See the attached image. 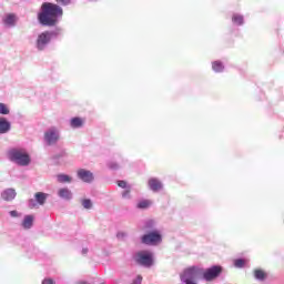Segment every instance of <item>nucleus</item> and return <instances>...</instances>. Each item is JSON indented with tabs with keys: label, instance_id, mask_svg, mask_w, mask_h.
<instances>
[{
	"label": "nucleus",
	"instance_id": "aec40b11",
	"mask_svg": "<svg viewBox=\"0 0 284 284\" xmlns=\"http://www.w3.org/2000/svg\"><path fill=\"white\" fill-rule=\"evenodd\" d=\"M149 207H152V200H140L136 203L138 210H149Z\"/></svg>",
	"mask_w": 284,
	"mask_h": 284
},
{
	"label": "nucleus",
	"instance_id": "b1692460",
	"mask_svg": "<svg viewBox=\"0 0 284 284\" xmlns=\"http://www.w3.org/2000/svg\"><path fill=\"white\" fill-rule=\"evenodd\" d=\"M80 202H81L82 207H84V210H92V207H93L92 200L82 199V200H80Z\"/></svg>",
	"mask_w": 284,
	"mask_h": 284
},
{
	"label": "nucleus",
	"instance_id": "a878e982",
	"mask_svg": "<svg viewBox=\"0 0 284 284\" xmlns=\"http://www.w3.org/2000/svg\"><path fill=\"white\" fill-rule=\"evenodd\" d=\"M0 114H2V115L10 114V108H8V104L0 103Z\"/></svg>",
	"mask_w": 284,
	"mask_h": 284
},
{
	"label": "nucleus",
	"instance_id": "473e14b6",
	"mask_svg": "<svg viewBox=\"0 0 284 284\" xmlns=\"http://www.w3.org/2000/svg\"><path fill=\"white\" fill-rule=\"evenodd\" d=\"M41 284H57V282H54V280L47 277L42 281Z\"/></svg>",
	"mask_w": 284,
	"mask_h": 284
},
{
	"label": "nucleus",
	"instance_id": "c85d7f7f",
	"mask_svg": "<svg viewBox=\"0 0 284 284\" xmlns=\"http://www.w3.org/2000/svg\"><path fill=\"white\" fill-rule=\"evenodd\" d=\"M108 168H110V170H119V163L111 161L108 163Z\"/></svg>",
	"mask_w": 284,
	"mask_h": 284
},
{
	"label": "nucleus",
	"instance_id": "f03ea898",
	"mask_svg": "<svg viewBox=\"0 0 284 284\" xmlns=\"http://www.w3.org/2000/svg\"><path fill=\"white\" fill-rule=\"evenodd\" d=\"M8 159L20 168H28L32 163V158L28 150L23 148H12L8 151Z\"/></svg>",
	"mask_w": 284,
	"mask_h": 284
},
{
	"label": "nucleus",
	"instance_id": "a211bd4d",
	"mask_svg": "<svg viewBox=\"0 0 284 284\" xmlns=\"http://www.w3.org/2000/svg\"><path fill=\"white\" fill-rule=\"evenodd\" d=\"M232 23L233 26H245V17L241 13H233Z\"/></svg>",
	"mask_w": 284,
	"mask_h": 284
},
{
	"label": "nucleus",
	"instance_id": "c9c22d12",
	"mask_svg": "<svg viewBox=\"0 0 284 284\" xmlns=\"http://www.w3.org/2000/svg\"><path fill=\"white\" fill-rule=\"evenodd\" d=\"M82 254H88V248H82Z\"/></svg>",
	"mask_w": 284,
	"mask_h": 284
},
{
	"label": "nucleus",
	"instance_id": "412c9836",
	"mask_svg": "<svg viewBox=\"0 0 284 284\" xmlns=\"http://www.w3.org/2000/svg\"><path fill=\"white\" fill-rule=\"evenodd\" d=\"M212 70L213 72L220 73L223 72V70H225V65H223V62L216 60L212 62Z\"/></svg>",
	"mask_w": 284,
	"mask_h": 284
},
{
	"label": "nucleus",
	"instance_id": "6e6552de",
	"mask_svg": "<svg viewBox=\"0 0 284 284\" xmlns=\"http://www.w3.org/2000/svg\"><path fill=\"white\" fill-rule=\"evenodd\" d=\"M161 241H163V237L159 231H152L141 237L143 245H159Z\"/></svg>",
	"mask_w": 284,
	"mask_h": 284
},
{
	"label": "nucleus",
	"instance_id": "72a5a7b5",
	"mask_svg": "<svg viewBox=\"0 0 284 284\" xmlns=\"http://www.w3.org/2000/svg\"><path fill=\"white\" fill-rule=\"evenodd\" d=\"M57 3H61V6H70L72 0H55Z\"/></svg>",
	"mask_w": 284,
	"mask_h": 284
},
{
	"label": "nucleus",
	"instance_id": "7ed1b4c3",
	"mask_svg": "<svg viewBox=\"0 0 284 284\" xmlns=\"http://www.w3.org/2000/svg\"><path fill=\"white\" fill-rule=\"evenodd\" d=\"M135 265L150 270L154 265V254L150 251H138L133 254Z\"/></svg>",
	"mask_w": 284,
	"mask_h": 284
},
{
	"label": "nucleus",
	"instance_id": "cd10ccee",
	"mask_svg": "<svg viewBox=\"0 0 284 284\" xmlns=\"http://www.w3.org/2000/svg\"><path fill=\"white\" fill-rule=\"evenodd\" d=\"M234 266L235 267H244L245 266V260H243V258H237V260H235L234 261Z\"/></svg>",
	"mask_w": 284,
	"mask_h": 284
},
{
	"label": "nucleus",
	"instance_id": "1a4fd4ad",
	"mask_svg": "<svg viewBox=\"0 0 284 284\" xmlns=\"http://www.w3.org/2000/svg\"><path fill=\"white\" fill-rule=\"evenodd\" d=\"M45 201H48V193L37 192L34 199L28 201V207L34 210L39 207V205H45Z\"/></svg>",
	"mask_w": 284,
	"mask_h": 284
},
{
	"label": "nucleus",
	"instance_id": "dca6fc26",
	"mask_svg": "<svg viewBox=\"0 0 284 284\" xmlns=\"http://www.w3.org/2000/svg\"><path fill=\"white\" fill-rule=\"evenodd\" d=\"M58 196L60 199H63V201H72V199H73L72 191H70V189H68V187L60 189L58 191Z\"/></svg>",
	"mask_w": 284,
	"mask_h": 284
},
{
	"label": "nucleus",
	"instance_id": "423d86ee",
	"mask_svg": "<svg viewBox=\"0 0 284 284\" xmlns=\"http://www.w3.org/2000/svg\"><path fill=\"white\" fill-rule=\"evenodd\" d=\"M51 42L50 33L48 31H43L37 36L34 48L38 52H45Z\"/></svg>",
	"mask_w": 284,
	"mask_h": 284
},
{
	"label": "nucleus",
	"instance_id": "f257e3e1",
	"mask_svg": "<svg viewBox=\"0 0 284 284\" xmlns=\"http://www.w3.org/2000/svg\"><path fill=\"white\" fill-rule=\"evenodd\" d=\"M63 18V8L52 2H44L41 4L38 13V21L40 26L52 28Z\"/></svg>",
	"mask_w": 284,
	"mask_h": 284
},
{
	"label": "nucleus",
	"instance_id": "2eb2a0df",
	"mask_svg": "<svg viewBox=\"0 0 284 284\" xmlns=\"http://www.w3.org/2000/svg\"><path fill=\"white\" fill-rule=\"evenodd\" d=\"M12 130V123L4 116H0V134H8Z\"/></svg>",
	"mask_w": 284,
	"mask_h": 284
},
{
	"label": "nucleus",
	"instance_id": "0eeeda50",
	"mask_svg": "<svg viewBox=\"0 0 284 284\" xmlns=\"http://www.w3.org/2000/svg\"><path fill=\"white\" fill-rule=\"evenodd\" d=\"M61 141V131L57 126H51L44 132L45 145H57Z\"/></svg>",
	"mask_w": 284,
	"mask_h": 284
},
{
	"label": "nucleus",
	"instance_id": "6ab92c4d",
	"mask_svg": "<svg viewBox=\"0 0 284 284\" xmlns=\"http://www.w3.org/2000/svg\"><path fill=\"white\" fill-rule=\"evenodd\" d=\"M70 126L73 130H79L80 128H83V119L75 116L70 120Z\"/></svg>",
	"mask_w": 284,
	"mask_h": 284
},
{
	"label": "nucleus",
	"instance_id": "393cba45",
	"mask_svg": "<svg viewBox=\"0 0 284 284\" xmlns=\"http://www.w3.org/2000/svg\"><path fill=\"white\" fill-rule=\"evenodd\" d=\"M122 199H124V201H131L132 199V189L128 187L126 190L122 191Z\"/></svg>",
	"mask_w": 284,
	"mask_h": 284
},
{
	"label": "nucleus",
	"instance_id": "f704fd0d",
	"mask_svg": "<svg viewBox=\"0 0 284 284\" xmlns=\"http://www.w3.org/2000/svg\"><path fill=\"white\" fill-rule=\"evenodd\" d=\"M143 283V276L138 275L136 278L132 282V284H141Z\"/></svg>",
	"mask_w": 284,
	"mask_h": 284
},
{
	"label": "nucleus",
	"instance_id": "7c9ffc66",
	"mask_svg": "<svg viewBox=\"0 0 284 284\" xmlns=\"http://www.w3.org/2000/svg\"><path fill=\"white\" fill-rule=\"evenodd\" d=\"M116 239H119L120 241H123V239H128V233H125V232H118Z\"/></svg>",
	"mask_w": 284,
	"mask_h": 284
},
{
	"label": "nucleus",
	"instance_id": "9b49d317",
	"mask_svg": "<svg viewBox=\"0 0 284 284\" xmlns=\"http://www.w3.org/2000/svg\"><path fill=\"white\" fill-rule=\"evenodd\" d=\"M148 187L151 192L158 193L163 191V182L159 178H150L148 181Z\"/></svg>",
	"mask_w": 284,
	"mask_h": 284
},
{
	"label": "nucleus",
	"instance_id": "4be33fe9",
	"mask_svg": "<svg viewBox=\"0 0 284 284\" xmlns=\"http://www.w3.org/2000/svg\"><path fill=\"white\" fill-rule=\"evenodd\" d=\"M254 276L256 281H265V278H267V273L263 270L257 268L254 271Z\"/></svg>",
	"mask_w": 284,
	"mask_h": 284
},
{
	"label": "nucleus",
	"instance_id": "39448f33",
	"mask_svg": "<svg viewBox=\"0 0 284 284\" xmlns=\"http://www.w3.org/2000/svg\"><path fill=\"white\" fill-rule=\"evenodd\" d=\"M201 274L203 281L206 283H212L213 281H216L221 274H223V266L221 265H213L207 267L206 270L201 268Z\"/></svg>",
	"mask_w": 284,
	"mask_h": 284
},
{
	"label": "nucleus",
	"instance_id": "20e7f679",
	"mask_svg": "<svg viewBox=\"0 0 284 284\" xmlns=\"http://www.w3.org/2000/svg\"><path fill=\"white\" fill-rule=\"evenodd\" d=\"M201 278V267L190 266L180 274L182 284H199L196 281Z\"/></svg>",
	"mask_w": 284,
	"mask_h": 284
},
{
	"label": "nucleus",
	"instance_id": "f8f14e48",
	"mask_svg": "<svg viewBox=\"0 0 284 284\" xmlns=\"http://www.w3.org/2000/svg\"><path fill=\"white\" fill-rule=\"evenodd\" d=\"M142 232H156V221L154 220H144L142 222V226H141Z\"/></svg>",
	"mask_w": 284,
	"mask_h": 284
},
{
	"label": "nucleus",
	"instance_id": "4468645a",
	"mask_svg": "<svg viewBox=\"0 0 284 284\" xmlns=\"http://www.w3.org/2000/svg\"><path fill=\"white\" fill-rule=\"evenodd\" d=\"M2 201H14L17 199V191L14 189H6L1 192Z\"/></svg>",
	"mask_w": 284,
	"mask_h": 284
},
{
	"label": "nucleus",
	"instance_id": "5701e85b",
	"mask_svg": "<svg viewBox=\"0 0 284 284\" xmlns=\"http://www.w3.org/2000/svg\"><path fill=\"white\" fill-rule=\"evenodd\" d=\"M57 181H58V183H71L72 176H70L68 174H58Z\"/></svg>",
	"mask_w": 284,
	"mask_h": 284
},
{
	"label": "nucleus",
	"instance_id": "bb28decb",
	"mask_svg": "<svg viewBox=\"0 0 284 284\" xmlns=\"http://www.w3.org/2000/svg\"><path fill=\"white\" fill-rule=\"evenodd\" d=\"M61 32H63V29H61V28H55L53 31H48V33L50 34L51 41H52L53 37L61 36Z\"/></svg>",
	"mask_w": 284,
	"mask_h": 284
},
{
	"label": "nucleus",
	"instance_id": "2f4dec72",
	"mask_svg": "<svg viewBox=\"0 0 284 284\" xmlns=\"http://www.w3.org/2000/svg\"><path fill=\"white\" fill-rule=\"evenodd\" d=\"M9 214L12 219H19V216H21V213L18 211H10Z\"/></svg>",
	"mask_w": 284,
	"mask_h": 284
},
{
	"label": "nucleus",
	"instance_id": "c756f323",
	"mask_svg": "<svg viewBox=\"0 0 284 284\" xmlns=\"http://www.w3.org/2000/svg\"><path fill=\"white\" fill-rule=\"evenodd\" d=\"M118 186L122 187V190H126L128 187H130V186H128V182H125L123 180L118 181Z\"/></svg>",
	"mask_w": 284,
	"mask_h": 284
},
{
	"label": "nucleus",
	"instance_id": "9d476101",
	"mask_svg": "<svg viewBox=\"0 0 284 284\" xmlns=\"http://www.w3.org/2000/svg\"><path fill=\"white\" fill-rule=\"evenodd\" d=\"M77 178L82 181V183H94V173L87 169H79L77 171Z\"/></svg>",
	"mask_w": 284,
	"mask_h": 284
},
{
	"label": "nucleus",
	"instance_id": "ddd939ff",
	"mask_svg": "<svg viewBox=\"0 0 284 284\" xmlns=\"http://www.w3.org/2000/svg\"><path fill=\"white\" fill-rule=\"evenodd\" d=\"M2 23L6 28H14L17 26V14L8 13L3 17Z\"/></svg>",
	"mask_w": 284,
	"mask_h": 284
},
{
	"label": "nucleus",
	"instance_id": "f3484780",
	"mask_svg": "<svg viewBox=\"0 0 284 284\" xmlns=\"http://www.w3.org/2000/svg\"><path fill=\"white\" fill-rule=\"evenodd\" d=\"M21 225L23 230H32V225H34V215H26Z\"/></svg>",
	"mask_w": 284,
	"mask_h": 284
}]
</instances>
